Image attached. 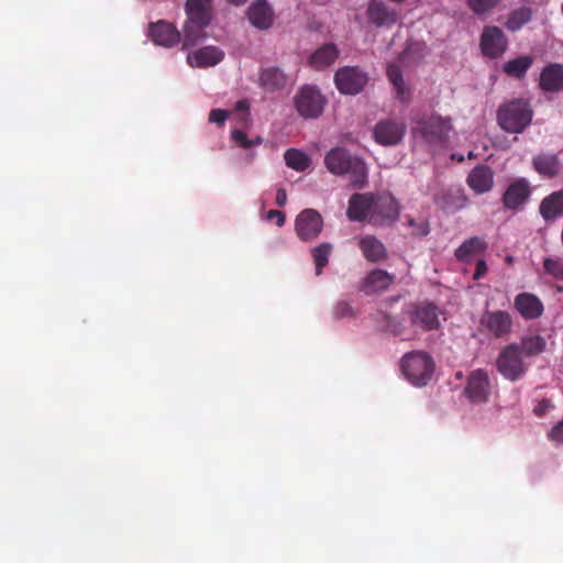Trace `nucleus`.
<instances>
[{"instance_id":"nucleus-20","label":"nucleus","mask_w":563,"mask_h":563,"mask_svg":"<svg viewBox=\"0 0 563 563\" xmlns=\"http://www.w3.org/2000/svg\"><path fill=\"white\" fill-rule=\"evenodd\" d=\"M466 181L477 195L488 192L494 186V172L487 165H477L471 170Z\"/></svg>"},{"instance_id":"nucleus-32","label":"nucleus","mask_w":563,"mask_h":563,"mask_svg":"<svg viewBox=\"0 0 563 563\" xmlns=\"http://www.w3.org/2000/svg\"><path fill=\"white\" fill-rule=\"evenodd\" d=\"M533 167L542 176L554 177L560 169V159L555 154H540L533 157Z\"/></svg>"},{"instance_id":"nucleus-52","label":"nucleus","mask_w":563,"mask_h":563,"mask_svg":"<svg viewBox=\"0 0 563 563\" xmlns=\"http://www.w3.org/2000/svg\"><path fill=\"white\" fill-rule=\"evenodd\" d=\"M229 3L233 4V5H242L244 4L247 0H227Z\"/></svg>"},{"instance_id":"nucleus-27","label":"nucleus","mask_w":563,"mask_h":563,"mask_svg":"<svg viewBox=\"0 0 563 563\" xmlns=\"http://www.w3.org/2000/svg\"><path fill=\"white\" fill-rule=\"evenodd\" d=\"M358 246L368 262L376 263L387 257V250L385 245L374 235H365L361 238Z\"/></svg>"},{"instance_id":"nucleus-47","label":"nucleus","mask_w":563,"mask_h":563,"mask_svg":"<svg viewBox=\"0 0 563 563\" xmlns=\"http://www.w3.org/2000/svg\"><path fill=\"white\" fill-rule=\"evenodd\" d=\"M487 269H488V267H487V264H486L485 260L479 258L476 262L473 279L474 280H479L481 278H483L486 275Z\"/></svg>"},{"instance_id":"nucleus-36","label":"nucleus","mask_w":563,"mask_h":563,"mask_svg":"<svg viewBox=\"0 0 563 563\" xmlns=\"http://www.w3.org/2000/svg\"><path fill=\"white\" fill-rule=\"evenodd\" d=\"M285 163L288 167L303 172L306 170L310 164V158L299 150L289 148L284 154Z\"/></svg>"},{"instance_id":"nucleus-24","label":"nucleus","mask_w":563,"mask_h":563,"mask_svg":"<svg viewBox=\"0 0 563 563\" xmlns=\"http://www.w3.org/2000/svg\"><path fill=\"white\" fill-rule=\"evenodd\" d=\"M434 202L448 212H454L466 207L468 199L462 189H445L434 197Z\"/></svg>"},{"instance_id":"nucleus-3","label":"nucleus","mask_w":563,"mask_h":563,"mask_svg":"<svg viewBox=\"0 0 563 563\" xmlns=\"http://www.w3.org/2000/svg\"><path fill=\"white\" fill-rule=\"evenodd\" d=\"M324 165L334 176H347L353 188L362 189L368 183V169L363 158L344 147L335 146L324 156Z\"/></svg>"},{"instance_id":"nucleus-10","label":"nucleus","mask_w":563,"mask_h":563,"mask_svg":"<svg viewBox=\"0 0 563 563\" xmlns=\"http://www.w3.org/2000/svg\"><path fill=\"white\" fill-rule=\"evenodd\" d=\"M368 81L367 74L358 66H344L334 74V84L343 95L360 93Z\"/></svg>"},{"instance_id":"nucleus-49","label":"nucleus","mask_w":563,"mask_h":563,"mask_svg":"<svg viewBox=\"0 0 563 563\" xmlns=\"http://www.w3.org/2000/svg\"><path fill=\"white\" fill-rule=\"evenodd\" d=\"M287 201V194L284 188H279L276 192V205L279 207H284Z\"/></svg>"},{"instance_id":"nucleus-30","label":"nucleus","mask_w":563,"mask_h":563,"mask_svg":"<svg viewBox=\"0 0 563 563\" xmlns=\"http://www.w3.org/2000/svg\"><path fill=\"white\" fill-rule=\"evenodd\" d=\"M338 57L336 46L330 43L321 46L310 56V64L314 69L321 70L332 65Z\"/></svg>"},{"instance_id":"nucleus-41","label":"nucleus","mask_w":563,"mask_h":563,"mask_svg":"<svg viewBox=\"0 0 563 563\" xmlns=\"http://www.w3.org/2000/svg\"><path fill=\"white\" fill-rule=\"evenodd\" d=\"M407 223L412 228V235L415 236H426L430 232L429 223L424 220L417 222L415 219L409 218Z\"/></svg>"},{"instance_id":"nucleus-35","label":"nucleus","mask_w":563,"mask_h":563,"mask_svg":"<svg viewBox=\"0 0 563 563\" xmlns=\"http://www.w3.org/2000/svg\"><path fill=\"white\" fill-rule=\"evenodd\" d=\"M333 246L329 242L320 243L319 245L311 249V255L316 266V275L320 276L323 268L329 263V257L332 253Z\"/></svg>"},{"instance_id":"nucleus-43","label":"nucleus","mask_w":563,"mask_h":563,"mask_svg":"<svg viewBox=\"0 0 563 563\" xmlns=\"http://www.w3.org/2000/svg\"><path fill=\"white\" fill-rule=\"evenodd\" d=\"M390 314H388L387 312L383 311V310H377L373 316V320L376 324V327L380 330V331H385V325H387L388 322H390Z\"/></svg>"},{"instance_id":"nucleus-15","label":"nucleus","mask_w":563,"mask_h":563,"mask_svg":"<svg viewBox=\"0 0 563 563\" xmlns=\"http://www.w3.org/2000/svg\"><path fill=\"white\" fill-rule=\"evenodd\" d=\"M530 195L528 180L518 178L508 185L501 197V202L505 209L515 211L523 207Z\"/></svg>"},{"instance_id":"nucleus-42","label":"nucleus","mask_w":563,"mask_h":563,"mask_svg":"<svg viewBox=\"0 0 563 563\" xmlns=\"http://www.w3.org/2000/svg\"><path fill=\"white\" fill-rule=\"evenodd\" d=\"M353 314V308L346 301H339L333 308V317L336 319L352 317Z\"/></svg>"},{"instance_id":"nucleus-48","label":"nucleus","mask_w":563,"mask_h":563,"mask_svg":"<svg viewBox=\"0 0 563 563\" xmlns=\"http://www.w3.org/2000/svg\"><path fill=\"white\" fill-rule=\"evenodd\" d=\"M267 219L268 220H273V219H276V224L278 227H283L285 224V221H286V218H285V214L284 212L279 211V210H269L267 212Z\"/></svg>"},{"instance_id":"nucleus-1","label":"nucleus","mask_w":563,"mask_h":563,"mask_svg":"<svg viewBox=\"0 0 563 563\" xmlns=\"http://www.w3.org/2000/svg\"><path fill=\"white\" fill-rule=\"evenodd\" d=\"M400 214L398 200L389 192H356L349 199L346 217L351 221L384 227L394 224Z\"/></svg>"},{"instance_id":"nucleus-2","label":"nucleus","mask_w":563,"mask_h":563,"mask_svg":"<svg viewBox=\"0 0 563 563\" xmlns=\"http://www.w3.org/2000/svg\"><path fill=\"white\" fill-rule=\"evenodd\" d=\"M547 341L539 334L523 336L519 343H510L504 346L497 358L498 373L510 382L522 378L530 367V358L543 353Z\"/></svg>"},{"instance_id":"nucleus-17","label":"nucleus","mask_w":563,"mask_h":563,"mask_svg":"<svg viewBox=\"0 0 563 563\" xmlns=\"http://www.w3.org/2000/svg\"><path fill=\"white\" fill-rule=\"evenodd\" d=\"M410 318L412 324L423 331L435 330L440 325L438 307L429 302L416 306L410 313Z\"/></svg>"},{"instance_id":"nucleus-23","label":"nucleus","mask_w":563,"mask_h":563,"mask_svg":"<svg viewBox=\"0 0 563 563\" xmlns=\"http://www.w3.org/2000/svg\"><path fill=\"white\" fill-rule=\"evenodd\" d=\"M539 87L545 92H558L563 88V65L549 64L540 74Z\"/></svg>"},{"instance_id":"nucleus-21","label":"nucleus","mask_w":563,"mask_h":563,"mask_svg":"<svg viewBox=\"0 0 563 563\" xmlns=\"http://www.w3.org/2000/svg\"><path fill=\"white\" fill-rule=\"evenodd\" d=\"M515 308L527 320L539 318L543 313V303L533 294L521 292L515 298Z\"/></svg>"},{"instance_id":"nucleus-50","label":"nucleus","mask_w":563,"mask_h":563,"mask_svg":"<svg viewBox=\"0 0 563 563\" xmlns=\"http://www.w3.org/2000/svg\"><path fill=\"white\" fill-rule=\"evenodd\" d=\"M549 401L548 400H542L538 407L534 408V412L537 416H542L544 415V412L548 410L549 408Z\"/></svg>"},{"instance_id":"nucleus-13","label":"nucleus","mask_w":563,"mask_h":563,"mask_svg":"<svg viewBox=\"0 0 563 563\" xmlns=\"http://www.w3.org/2000/svg\"><path fill=\"white\" fill-rule=\"evenodd\" d=\"M479 46L484 56L498 58L507 49L508 40L500 27L488 25L483 30Z\"/></svg>"},{"instance_id":"nucleus-5","label":"nucleus","mask_w":563,"mask_h":563,"mask_svg":"<svg viewBox=\"0 0 563 563\" xmlns=\"http://www.w3.org/2000/svg\"><path fill=\"white\" fill-rule=\"evenodd\" d=\"M496 117L503 131L519 134L531 124L533 110L528 99L517 98L500 104Z\"/></svg>"},{"instance_id":"nucleus-18","label":"nucleus","mask_w":563,"mask_h":563,"mask_svg":"<svg viewBox=\"0 0 563 563\" xmlns=\"http://www.w3.org/2000/svg\"><path fill=\"white\" fill-rule=\"evenodd\" d=\"M247 18L253 26L267 30L274 22V10L266 0H256L247 9Z\"/></svg>"},{"instance_id":"nucleus-39","label":"nucleus","mask_w":563,"mask_h":563,"mask_svg":"<svg viewBox=\"0 0 563 563\" xmlns=\"http://www.w3.org/2000/svg\"><path fill=\"white\" fill-rule=\"evenodd\" d=\"M503 0H467L470 9L475 14H483L494 9Z\"/></svg>"},{"instance_id":"nucleus-22","label":"nucleus","mask_w":563,"mask_h":563,"mask_svg":"<svg viewBox=\"0 0 563 563\" xmlns=\"http://www.w3.org/2000/svg\"><path fill=\"white\" fill-rule=\"evenodd\" d=\"M224 53L216 46H205L187 55V62L191 67H210L219 64Z\"/></svg>"},{"instance_id":"nucleus-51","label":"nucleus","mask_w":563,"mask_h":563,"mask_svg":"<svg viewBox=\"0 0 563 563\" xmlns=\"http://www.w3.org/2000/svg\"><path fill=\"white\" fill-rule=\"evenodd\" d=\"M236 108L239 110H246L249 108L247 106V102L245 100H240L238 103H236Z\"/></svg>"},{"instance_id":"nucleus-33","label":"nucleus","mask_w":563,"mask_h":563,"mask_svg":"<svg viewBox=\"0 0 563 563\" xmlns=\"http://www.w3.org/2000/svg\"><path fill=\"white\" fill-rule=\"evenodd\" d=\"M532 64L533 57L529 55H521L506 62L503 66V71L509 77L522 79Z\"/></svg>"},{"instance_id":"nucleus-34","label":"nucleus","mask_w":563,"mask_h":563,"mask_svg":"<svg viewBox=\"0 0 563 563\" xmlns=\"http://www.w3.org/2000/svg\"><path fill=\"white\" fill-rule=\"evenodd\" d=\"M532 18V10L529 7H520L518 9L512 10L508 19L506 21V27L516 32L520 30L525 24H527Z\"/></svg>"},{"instance_id":"nucleus-16","label":"nucleus","mask_w":563,"mask_h":563,"mask_svg":"<svg viewBox=\"0 0 563 563\" xmlns=\"http://www.w3.org/2000/svg\"><path fill=\"white\" fill-rule=\"evenodd\" d=\"M465 394L473 402L487 401L489 396V377L486 371L476 369L470 374Z\"/></svg>"},{"instance_id":"nucleus-4","label":"nucleus","mask_w":563,"mask_h":563,"mask_svg":"<svg viewBox=\"0 0 563 563\" xmlns=\"http://www.w3.org/2000/svg\"><path fill=\"white\" fill-rule=\"evenodd\" d=\"M213 0H186V21L183 27L184 48L195 46L207 37L206 29L213 15Z\"/></svg>"},{"instance_id":"nucleus-26","label":"nucleus","mask_w":563,"mask_h":563,"mask_svg":"<svg viewBox=\"0 0 563 563\" xmlns=\"http://www.w3.org/2000/svg\"><path fill=\"white\" fill-rule=\"evenodd\" d=\"M539 212L547 222L563 216V189L544 197L540 202Z\"/></svg>"},{"instance_id":"nucleus-40","label":"nucleus","mask_w":563,"mask_h":563,"mask_svg":"<svg viewBox=\"0 0 563 563\" xmlns=\"http://www.w3.org/2000/svg\"><path fill=\"white\" fill-rule=\"evenodd\" d=\"M393 335L399 336L406 334L405 319L390 317V322L385 325V331Z\"/></svg>"},{"instance_id":"nucleus-45","label":"nucleus","mask_w":563,"mask_h":563,"mask_svg":"<svg viewBox=\"0 0 563 563\" xmlns=\"http://www.w3.org/2000/svg\"><path fill=\"white\" fill-rule=\"evenodd\" d=\"M228 111L222 109H212L209 113V121L211 123H216L218 125H223L227 118H228Z\"/></svg>"},{"instance_id":"nucleus-37","label":"nucleus","mask_w":563,"mask_h":563,"mask_svg":"<svg viewBox=\"0 0 563 563\" xmlns=\"http://www.w3.org/2000/svg\"><path fill=\"white\" fill-rule=\"evenodd\" d=\"M544 272L558 280L563 279V260L547 257L543 261Z\"/></svg>"},{"instance_id":"nucleus-28","label":"nucleus","mask_w":563,"mask_h":563,"mask_svg":"<svg viewBox=\"0 0 563 563\" xmlns=\"http://www.w3.org/2000/svg\"><path fill=\"white\" fill-rule=\"evenodd\" d=\"M260 85L268 92L278 91L286 87L287 76L278 67H268L261 71Z\"/></svg>"},{"instance_id":"nucleus-6","label":"nucleus","mask_w":563,"mask_h":563,"mask_svg":"<svg viewBox=\"0 0 563 563\" xmlns=\"http://www.w3.org/2000/svg\"><path fill=\"white\" fill-rule=\"evenodd\" d=\"M400 369L415 386H424L431 379L434 372L432 357L423 351L406 353L400 362Z\"/></svg>"},{"instance_id":"nucleus-38","label":"nucleus","mask_w":563,"mask_h":563,"mask_svg":"<svg viewBox=\"0 0 563 563\" xmlns=\"http://www.w3.org/2000/svg\"><path fill=\"white\" fill-rule=\"evenodd\" d=\"M231 137L239 146L243 148H251L263 143V139L261 136L249 139L246 133L242 130H233Z\"/></svg>"},{"instance_id":"nucleus-29","label":"nucleus","mask_w":563,"mask_h":563,"mask_svg":"<svg viewBox=\"0 0 563 563\" xmlns=\"http://www.w3.org/2000/svg\"><path fill=\"white\" fill-rule=\"evenodd\" d=\"M386 74L395 88L396 98L402 103L409 102L411 92L405 84L400 67L397 64H389Z\"/></svg>"},{"instance_id":"nucleus-9","label":"nucleus","mask_w":563,"mask_h":563,"mask_svg":"<svg viewBox=\"0 0 563 563\" xmlns=\"http://www.w3.org/2000/svg\"><path fill=\"white\" fill-rule=\"evenodd\" d=\"M512 318L504 310L485 311L479 321L481 333L494 339H507L512 332Z\"/></svg>"},{"instance_id":"nucleus-19","label":"nucleus","mask_w":563,"mask_h":563,"mask_svg":"<svg viewBox=\"0 0 563 563\" xmlns=\"http://www.w3.org/2000/svg\"><path fill=\"white\" fill-rule=\"evenodd\" d=\"M150 35L154 43L165 47H172L183 40L181 33L172 23L165 21L151 24Z\"/></svg>"},{"instance_id":"nucleus-11","label":"nucleus","mask_w":563,"mask_h":563,"mask_svg":"<svg viewBox=\"0 0 563 563\" xmlns=\"http://www.w3.org/2000/svg\"><path fill=\"white\" fill-rule=\"evenodd\" d=\"M366 18L377 29H391L399 20V12L384 0H369Z\"/></svg>"},{"instance_id":"nucleus-44","label":"nucleus","mask_w":563,"mask_h":563,"mask_svg":"<svg viewBox=\"0 0 563 563\" xmlns=\"http://www.w3.org/2000/svg\"><path fill=\"white\" fill-rule=\"evenodd\" d=\"M390 314H388L387 312L383 311V310H377L373 316V320L376 324V327L380 330V331H385V325H387L388 322H390Z\"/></svg>"},{"instance_id":"nucleus-25","label":"nucleus","mask_w":563,"mask_h":563,"mask_svg":"<svg viewBox=\"0 0 563 563\" xmlns=\"http://www.w3.org/2000/svg\"><path fill=\"white\" fill-rule=\"evenodd\" d=\"M394 280V275L384 269L376 268L369 272L364 279L362 290L367 295L380 292L388 289Z\"/></svg>"},{"instance_id":"nucleus-46","label":"nucleus","mask_w":563,"mask_h":563,"mask_svg":"<svg viewBox=\"0 0 563 563\" xmlns=\"http://www.w3.org/2000/svg\"><path fill=\"white\" fill-rule=\"evenodd\" d=\"M549 439L556 443H563V419L550 430Z\"/></svg>"},{"instance_id":"nucleus-8","label":"nucleus","mask_w":563,"mask_h":563,"mask_svg":"<svg viewBox=\"0 0 563 563\" xmlns=\"http://www.w3.org/2000/svg\"><path fill=\"white\" fill-rule=\"evenodd\" d=\"M325 104V97L316 86H303L295 97V107L298 113L306 119L320 117Z\"/></svg>"},{"instance_id":"nucleus-31","label":"nucleus","mask_w":563,"mask_h":563,"mask_svg":"<svg viewBox=\"0 0 563 563\" xmlns=\"http://www.w3.org/2000/svg\"><path fill=\"white\" fill-rule=\"evenodd\" d=\"M487 243L478 236H473L464 241L455 251V257L461 262H470L471 257L484 253Z\"/></svg>"},{"instance_id":"nucleus-7","label":"nucleus","mask_w":563,"mask_h":563,"mask_svg":"<svg viewBox=\"0 0 563 563\" xmlns=\"http://www.w3.org/2000/svg\"><path fill=\"white\" fill-rule=\"evenodd\" d=\"M452 130L451 119L437 113L426 115L417 121L415 133L431 145H443Z\"/></svg>"},{"instance_id":"nucleus-14","label":"nucleus","mask_w":563,"mask_h":563,"mask_svg":"<svg viewBox=\"0 0 563 563\" xmlns=\"http://www.w3.org/2000/svg\"><path fill=\"white\" fill-rule=\"evenodd\" d=\"M406 125L401 121L382 120L374 128L375 141L384 146L397 145L401 142Z\"/></svg>"},{"instance_id":"nucleus-12","label":"nucleus","mask_w":563,"mask_h":563,"mask_svg":"<svg viewBox=\"0 0 563 563\" xmlns=\"http://www.w3.org/2000/svg\"><path fill=\"white\" fill-rule=\"evenodd\" d=\"M322 229V217L314 209H305L296 217L295 230L301 241L311 242L316 240Z\"/></svg>"}]
</instances>
